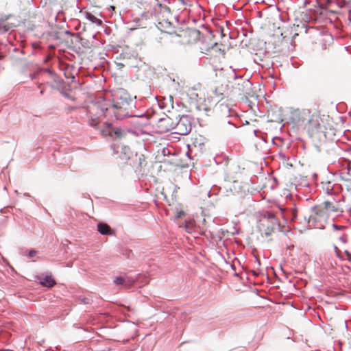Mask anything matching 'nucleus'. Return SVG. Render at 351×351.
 Wrapping results in <instances>:
<instances>
[{"label": "nucleus", "mask_w": 351, "mask_h": 351, "mask_svg": "<svg viewBox=\"0 0 351 351\" xmlns=\"http://www.w3.org/2000/svg\"><path fill=\"white\" fill-rule=\"evenodd\" d=\"M130 106H122L113 103L112 105L107 104L105 101L90 104L86 109L88 123L90 126L98 129L101 117H110L112 114L117 119H122L130 116Z\"/></svg>", "instance_id": "1"}, {"label": "nucleus", "mask_w": 351, "mask_h": 351, "mask_svg": "<svg viewBox=\"0 0 351 351\" xmlns=\"http://www.w3.org/2000/svg\"><path fill=\"white\" fill-rule=\"evenodd\" d=\"M200 32L195 29H180L174 32L164 34L160 37V42L167 46L171 45L191 46L200 40Z\"/></svg>", "instance_id": "2"}, {"label": "nucleus", "mask_w": 351, "mask_h": 351, "mask_svg": "<svg viewBox=\"0 0 351 351\" xmlns=\"http://www.w3.org/2000/svg\"><path fill=\"white\" fill-rule=\"evenodd\" d=\"M155 12V17L156 19V25L157 28L162 32V36L165 33H169L167 30L170 29L172 25L170 21L171 12L169 8L157 3Z\"/></svg>", "instance_id": "3"}, {"label": "nucleus", "mask_w": 351, "mask_h": 351, "mask_svg": "<svg viewBox=\"0 0 351 351\" xmlns=\"http://www.w3.org/2000/svg\"><path fill=\"white\" fill-rule=\"evenodd\" d=\"M111 96L113 103L122 106H130L136 96L134 93H130L127 89H112Z\"/></svg>", "instance_id": "4"}, {"label": "nucleus", "mask_w": 351, "mask_h": 351, "mask_svg": "<svg viewBox=\"0 0 351 351\" xmlns=\"http://www.w3.org/2000/svg\"><path fill=\"white\" fill-rule=\"evenodd\" d=\"M313 210L314 215L310 217L309 222L312 221L317 228H324V226L321 223L326 222L328 220L329 217L328 213L322 204L315 206Z\"/></svg>", "instance_id": "5"}, {"label": "nucleus", "mask_w": 351, "mask_h": 351, "mask_svg": "<svg viewBox=\"0 0 351 351\" xmlns=\"http://www.w3.org/2000/svg\"><path fill=\"white\" fill-rule=\"evenodd\" d=\"M207 97L205 99V101L210 106H215L218 103L226 99L229 100V95L224 89H209L206 93Z\"/></svg>", "instance_id": "6"}, {"label": "nucleus", "mask_w": 351, "mask_h": 351, "mask_svg": "<svg viewBox=\"0 0 351 351\" xmlns=\"http://www.w3.org/2000/svg\"><path fill=\"white\" fill-rule=\"evenodd\" d=\"M311 113V111L309 109L290 108L291 119L298 125L306 124Z\"/></svg>", "instance_id": "7"}, {"label": "nucleus", "mask_w": 351, "mask_h": 351, "mask_svg": "<svg viewBox=\"0 0 351 351\" xmlns=\"http://www.w3.org/2000/svg\"><path fill=\"white\" fill-rule=\"evenodd\" d=\"M199 41L200 42L199 49L203 53H207L213 49L220 50L218 43L214 41L211 35H200V40Z\"/></svg>", "instance_id": "8"}, {"label": "nucleus", "mask_w": 351, "mask_h": 351, "mask_svg": "<svg viewBox=\"0 0 351 351\" xmlns=\"http://www.w3.org/2000/svg\"><path fill=\"white\" fill-rule=\"evenodd\" d=\"M100 134L104 137H110L111 138H121L123 135V131L119 128L113 127L110 123H105L104 128L99 130Z\"/></svg>", "instance_id": "9"}, {"label": "nucleus", "mask_w": 351, "mask_h": 351, "mask_svg": "<svg viewBox=\"0 0 351 351\" xmlns=\"http://www.w3.org/2000/svg\"><path fill=\"white\" fill-rule=\"evenodd\" d=\"M174 127L175 123L168 116L160 119L155 124L156 131L160 134L166 133L174 129Z\"/></svg>", "instance_id": "10"}, {"label": "nucleus", "mask_w": 351, "mask_h": 351, "mask_svg": "<svg viewBox=\"0 0 351 351\" xmlns=\"http://www.w3.org/2000/svg\"><path fill=\"white\" fill-rule=\"evenodd\" d=\"M174 128L176 130V133L180 135H186L191 131L192 126L188 117L182 116L178 122L175 124Z\"/></svg>", "instance_id": "11"}, {"label": "nucleus", "mask_w": 351, "mask_h": 351, "mask_svg": "<svg viewBox=\"0 0 351 351\" xmlns=\"http://www.w3.org/2000/svg\"><path fill=\"white\" fill-rule=\"evenodd\" d=\"M261 225L263 226H265V222L269 223L270 224L267 226V231L265 232L266 234H269L270 232L273 231V230L275 228V227L279 226V223L278 219H276V216L270 213H267L264 215L263 219L261 220Z\"/></svg>", "instance_id": "12"}, {"label": "nucleus", "mask_w": 351, "mask_h": 351, "mask_svg": "<svg viewBox=\"0 0 351 351\" xmlns=\"http://www.w3.org/2000/svg\"><path fill=\"white\" fill-rule=\"evenodd\" d=\"M322 119L320 113L318 111L311 113V117L308 118L306 124L311 130H319L322 128Z\"/></svg>", "instance_id": "13"}, {"label": "nucleus", "mask_w": 351, "mask_h": 351, "mask_svg": "<svg viewBox=\"0 0 351 351\" xmlns=\"http://www.w3.org/2000/svg\"><path fill=\"white\" fill-rule=\"evenodd\" d=\"M322 204L324 206L325 209L326 210V211L328 213L329 215L331 213H338L339 211L341 212L340 207H339V204L335 201H334V202L325 201Z\"/></svg>", "instance_id": "14"}, {"label": "nucleus", "mask_w": 351, "mask_h": 351, "mask_svg": "<svg viewBox=\"0 0 351 351\" xmlns=\"http://www.w3.org/2000/svg\"><path fill=\"white\" fill-rule=\"evenodd\" d=\"M115 64L119 70H121L125 66H131L129 59L126 58L123 54H120L119 57L117 58Z\"/></svg>", "instance_id": "15"}, {"label": "nucleus", "mask_w": 351, "mask_h": 351, "mask_svg": "<svg viewBox=\"0 0 351 351\" xmlns=\"http://www.w3.org/2000/svg\"><path fill=\"white\" fill-rule=\"evenodd\" d=\"M281 213L286 220H293L296 217V213L294 209L288 210L287 208H280Z\"/></svg>", "instance_id": "16"}, {"label": "nucleus", "mask_w": 351, "mask_h": 351, "mask_svg": "<svg viewBox=\"0 0 351 351\" xmlns=\"http://www.w3.org/2000/svg\"><path fill=\"white\" fill-rule=\"evenodd\" d=\"M39 280L40 285L44 287H52L56 284L54 279L50 276H46L43 278L40 277Z\"/></svg>", "instance_id": "17"}, {"label": "nucleus", "mask_w": 351, "mask_h": 351, "mask_svg": "<svg viewBox=\"0 0 351 351\" xmlns=\"http://www.w3.org/2000/svg\"><path fill=\"white\" fill-rule=\"evenodd\" d=\"M341 175L343 180L351 184V165L350 163L348 164L347 168L342 169Z\"/></svg>", "instance_id": "18"}, {"label": "nucleus", "mask_w": 351, "mask_h": 351, "mask_svg": "<svg viewBox=\"0 0 351 351\" xmlns=\"http://www.w3.org/2000/svg\"><path fill=\"white\" fill-rule=\"evenodd\" d=\"M322 189L328 194H330L333 191V186L332 182L330 180H322L321 182Z\"/></svg>", "instance_id": "19"}, {"label": "nucleus", "mask_w": 351, "mask_h": 351, "mask_svg": "<svg viewBox=\"0 0 351 351\" xmlns=\"http://www.w3.org/2000/svg\"><path fill=\"white\" fill-rule=\"evenodd\" d=\"M97 230L101 234H110V226L104 223H99L98 224Z\"/></svg>", "instance_id": "20"}, {"label": "nucleus", "mask_w": 351, "mask_h": 351, "mask_svg": "<svg viewBox=\"0 0 351 351\" xmlns=\"http://www.w3.org/2000/svg\"><path fill=\"white\" fill-rule=\"evenodd\" d=\"M114 282L116 285H124L127 287H130L133 284V281H131L130 280H126V278L121 277V276L117 277L114 280Z\"/></svg>", "instance_id": "21"}, {"label": "nucleus", "mask_w": 351, "mask_h": 351, "mask_svg": "<svg viewBox=\"0 0 351 351\" xmlns=\"http://www.w3.org/2000/svg\"><path fill=\"white\" fill-rule=\"evenodd\" d=\"M74 89H60V93L65 97L74 100L75 93Z\"/></svg>", "instance_id": "22"}, {"label": "nucleus", "mask_w": 351, "mask_h": 351, "mask_svg": "<svg viewBox=\"0 0 351 351\" xmlns=\"http://www.w3.org/2000/svg\"><path fill=\"white\" fill-rule=\"evenodd\" d=\"M86 19L89 20L93 23H95L97 25H101L102 21L101 20L97 19L96 16H95L93 14H92L90 12H87L86 14Z\"/></svg>", "instance_id": "23"}, {"label": "nucleus", "mask_w": 351, "mask_h": 351, "mask_svg": "<svg viewBox=\"0 0 351 351\" xmlns=\"http://www.w3.org/2000/svg\"><path fill=\"white\" fill-rule=\"evenodd\" d=\"M241 85L245 88H248L250 86V82L248 80H243V82Z\"/></svg>", "instance_id": "24"}, {"label": "nucleus", "mask_w": 351, "mask_h": 351, "mask_svg": "<svg viewBox=\"0 0 351 351\" xmlns=\"http://www.w3.org/2000/svg\"><path fill=\"white\" fill-rule=\"evenodd\" d=\"M184 215V211L180 210L176 213V218H180Z\"/></svg>", "instance_id": "25"}, {"label": "nucleus", "mask_w": 351, "mask_h": 351, "mask_svg": "<svg viewBox=\"0 0 351 351\" xmlns=\"http://www.w3.org/2000/svg\"><path fill=\"white\" fill-rule=\"evenodd\" d=\"M202 109L205 111L204 114L205 115H208V112L210 111V107L208 106H204L202 108Z\"/></svg>", "instance_id": "26"}, {"label": "nucleus", "mask_w": 351, "mask_h": 351, "mask_svg": "<svg viewBox=\"0 0 351 351\" xmlns=\"http://www.w3.org/2000/svg\"><path fill=\"white\" fill-rule=\"evenodd\" d=\"M36 252L35 250H30V251L29 252V254H28V256H29V257H34V256L36 255Z\"/></svg>", "instance_id": "27"}, {"label": "nucleus", "mask_w": 351, "mask_h": 351, "mask_svg": "<svg viewBox=\"0 0 351 351\" xmlns=\"http://www.w3.org/2000/svg\"><path fill=\"white\" fill-rule=\"evenodd\" d=\"M335 250L336 253L338 254V253L339 252V250L338 249V247H335Z\"/></svg>", "instance_id": "28"}, {"label": "nucleus", "mask_w": 351, "mask_h": 351, "mask_svg": "<svg viewBox=\"0 0 351 351\" xmlns=\"http://www.w3.org/2000/svg\"><path fill=\"white\" fill-rule=\"evenodd\" d=\"M197 108H198V110H200V111L202 110V106H199L197 107Z\"/></svg>", "instance_id": "29"}, {"label": "nucleus", "mask_w": 351, "mask_h": 351, "mask_svg": "<svg viewBox=\"0 0 351 351\" xmlns=\"http://www.w3.org/2000/svg\"><path fill=\"white\" fill-rule=\"evenodd\" d=\"M348 256H350V254L348 252H346Z\"/></svg>", "instance_id": "30"}]
</instances>
